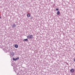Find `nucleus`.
<instances>
[{
	"label": "nucleus",
	"mask_w": 75,
	"mask_h": 75,
	"mask_svg": "<svg viewBox=\"0 0 75 75\" xmlns=\"http://www.w3.org/2000/svg\"><path fill=\"white\" fill-rule=\"evenodd\" d=\"M75 70L73 69H71L70 70V72L71 73H74V71Z\"/></svg>",
	"instance_id": "obj_1"
},
{
	"label": "nucleus",
	"mask_w": 75,
	"mask_h": 75,
	"mask_svg": "<svg viewBox=\"0 0 75 75\" xmlns=\"http://www.w3.org/2000/svg\"><path fill=\"white\" fill-rule=\"evenodd\" d=\"M33 38V36L32 35H29V38Z\"/></svg>",
	"instance_id": "obj_2"
},
{
	"label": "nucleus",
	"mask_w": 75,
	"mask_h": 75,
	"mask_svg": "<svg viewBox=\"0 0 75 75\" xmlns=\"http://www.w3.org/2000/svg\"><path fill=\"white\" fill-rule=\"evenodd\" d=\"M14 47L15 48H18V45L16 44L15 45Z\"/></svg>",
	"instance_id": "obj_3"
},
{
	"label": "nucleus",
	"mask_w": 75,
	"mask_h": 75,
	"mask_svg": "<svg viewBox=\"0 0 75 75\" xmlns=\"http://www.w3.org/2000/svg\"><path fill=\"white\" fill-rule=\"evenodd\" d=\"M60 14V12H59V11H58L57 12V15H59Z\"/></svg>",
	"instance_id": "obj_4"
},
{
	"label": "nucleus",
	"mask_w": 75,
	"mask_h": 75,
	"mask_svg": "<svg viewBox=\"0 0 75 75\" xmlns=\"http://www.w3.org/2000/svg\"><path fill=\"white\" fill-rule=\"evenodd\" d=\"M27 16L28 17H30V14L28 13L27 15Z\"/></svg>",
	"instance_id": "obj_5"
},
{
	"label": "nucleus",
	"mask_w": 75,
	"mask_h": 75,
	"mask_svg": "<svg viewBox=\"0 0 75 75\" xmlns=\"http://www.w3.org/2000/svg\"><path fill=\"white\" fill-rule=\"evenodd\" d=\"M16 27V24H13V27Z\"/></svg>",
	"instance_id": "obj_6"
},
{
	"label": "nucleus",
	"mask_w": 75,
	"mask_h": 75,
	"mask_svg": "<svg viewBox=\"0 0 75 75\" xmlns=\"http://www.w3.org/2000/svg\"><path fill=\"white\" fill-rule=\"evenodd\" d=\"M28 39L27 38L26 39H24L23 40V41H28Z\"/></svg>",
	"instance_id": "obj_7"
},
{
	"label": "nucleus",
	"mask_w": 75,
	"mask_h": 75,
	"mask_svg": "<svg viewBox=\"0 0 75 75\" xmlns=\"http://www.w3.org/2000/svg\"><path fill=\"white\" fill-rule=\"evenodd\" d=\"M13 60H14V61H16V59L15 58H13Z\"/></svg>",
	"instance_id": "obj_8"
},
{
	"label": "nucleus",
	"mask_w": 75,
	"mask_h": 75,
	"mask_svg": "<svg viewBox=\"0 0 75 75\" xmlns=\"http://www.w3.org/2000/svg\"><path fill=\"white\" fill-rule=\"evenodd\" d=\"M16 60H17V59H19V57H17V58H16Z\"/></svg>",
	"instance_id": "obj_9"
},
{
	"label": "nucleus",
	"mask_w": 75,
	"mask_h": 75,
	"mask_svg": "<svg viewBox=\"0 0 75 75\" xmlns=\"http://www.w3.org/2000/svg\"><path fill=\"white\" fill-rule=\"evenodd\" d=\"M56 10L57 11H58V8H56Z\"/></svg>",
	"instance_id": "obj_10"
},
{
	"label": "nucleus",
	"mask_w": 75,
	"mask_h": 75,
	"mask_svg": "<svg viewBox=\"0 0 75 75\" xmlns=\"http://www.w3.org/2000/svg\"><path fill=\"white\" fill-rule=\"evenodd\" d=\"M27 38H28L29 37V35L27 36Z\"/></svg>",
	"instance_id": "obj_11"
},
{
	"label": "nucleus",
	"mask_w": 75,
	"mask_h": 75,
	"mask_svg": "<svg viewBox=\"0 0 75 75\" xmlns=\"http://www.w3.org/2000/svg\"><path fill=\"white\" fill-rule=\"evenodd\" d=\"M0 18H1V17L0 16Z\"/></svg>",
	"instance_id": "obj_12"
}]
</instances>
